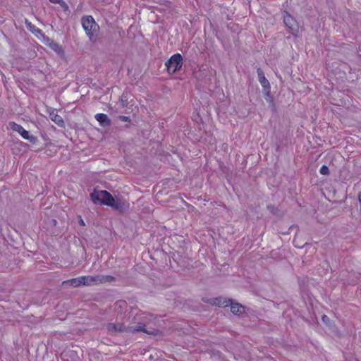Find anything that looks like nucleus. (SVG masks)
Here are the masks:
<instances>
[{
  "instance_id": "1",
  "label": "nucleus",
  "mask_w": 361,
  "mask_h": 361,
  "mask_svg": "<svg viewBox=\"0 0 361 361\" xmlns=\"http://www.w3.org/2000/svg\"><path fill=\"white\" fill-rule=\"evenodd\" d=\"M90 197L94 203H101L116 209H121L123 204L119 200H116L113 196L106 190H94Z\"/></svg>"
},
{
  "instance_id": "2",
  "label": "nucleus",
  "mask_w": 361,
  "mask_h": 361,
  "mask_svg": "<svg viewBox=\"0 0 361 361\" xmlns=\"http://www.w3.org/2000/svg\"><path fill=\"white\" fill-rule=\"evenodd\" d=\"M81 23L90 40L92 42H95L97 39L98 33L99 31V26L95 22L92 16H83L81 19Z\"/></svg>"
},
{
  "instance_id": "3",
  "label": "nucleus",
  "mask_w": 361,
  "mask_h": 361,
  "mask_svg": "<svg viewBox=\"0 0 361 361\" xmlns=\"http://www.w3.org/2000/svg\"><path fill=\"white\" fill-rule=\"evenodd\" d=\"M104 281V280L103 279V278H101L99 276L94 277L90 276H85L65 281L63 282V285L64 286H70L73 287H78L80 285L91 286L94 284H97L103 282Z\"/></svg>"
},
{
  "instance_id": "4",
  "label": "nucleus",
  "mask_w": 361,
  "mask_h": 361,
  "mask_svg": "<svg viewBox=\"0 0 361 361\" xmlns=\"http://www.w3.org/2000/svg\"><path fill=\"white\" fill-rule=\"evenodd\" d=\"M165 65L168 72L173 73L182 67L183 57L180 54H176L173 55L167 62H166Z\"/></svg>"
},
{
  "instance_id": "5",
  "label": "nucleus",
  "mask_w": 361,
  "mask_h": 361,
  "mask_svg": "<svg viewBox=\"0 0 361 361\" xmlns=\"http://www.w3.org/2000/svg\"><path fill=\"white\" fill-rule=\"evenodd\" d=\"M283 23L294 36H298L299 25L295 19L287 12L283 14Z\"/></svg>"
},
{
  "instance_id": "6",
  "label": "nucleus",
  "mask_w": 361,
  "mask_h": 361,
  "mask_svg": "<svg viewBox=\"0 0 361 361\" xmlns=\"http://www.w3.org/2000/svg\"><path fill=\"white\" fill-rule=\"evenodd\" d=\"M9 128L13 130L18 132L25 140H27L30 142H35L36 137L33 135H30V133L25 130L20 125H18L14 122L9 123Z\"/></svg>"
},
{
  "instance_id": "7",
  "label": "nucleus",
  "mask_w": 361,
  "mask_h": 361,
  "mask_svg": "<svg viewBox=\"0 0 361 361\" xmlns=\"http://www.w3.org/2000/svg\"><path fill=\"white\" fill-rule=\"evenodd\" d=\"M259 82L261 84L262 87L264 88V94L270 97V83L269 80L266 78L264 71L261 68H258L257 70Z\"/></svg>"
},
{
  "instance_id": "8",
  "label": "nucleus",
  "mask_w": 361,
  "mask_h": 361,
  "mask_svg": "<svg viewBox=\"0 0 361 361\" xmlns=\"http://www.w3.org/2000/svg\"><path fill=\"white\" fill-rule=\"evenodd\" d=\"M229 306H231V311L234 314L240 315L244 312V307L238 302H234L232 300H231Z\"/></svg>"
},
{
  "instance_id": "9",
  "label": "nucleus",
  "mask_w": 361,
  "mask_h": 361,
  "mask_svg": "<svg viewBox=\"0 0 361 361\" xmlns=\"http://www.w3.org/2000/svg\"><path fill=\"white\" fill-rule=\"evenodd\" d=\"M95 118L102 127H106L111 124V121L106 114H97Z\"/></svg>"
},
{
  "instance_id": "10",
  "label": "nucleus",
  "mask_w": 361,
  "mask_h": 361,
  "mask_svg": "<svg viewBox=\"0 0 361 361\" xmlns=\"http://www.w3.org/2000/svg\"><path fill=\"white\" fill-rule=\"evenodd\" d=\"M231 302V299H226L222 297L216 298L213 300L212 304L219 307H228Z\"/></svg>"
},
{
  "instance_id": "11",
  "label": "nucleus",
  "mask_w": 361,
  "mask_h": 361,
  "mask_svg": "<svg viewBox=\"0 0 361 361\" xmlns=\"http://www.w3.org/2000/svg\"><path fill=\"white\" fill-rule=\"evenodd\" d=\"M49 117L56 124L59 126H63V120L62 117L56 114L54 110H52L49 114Z\"/></svg>"
},
{
  "instance_id": "12",
  "label": "nucleus",
  "mask_w": 361,
  "mask_h": 361,
  "mask_svg": "<svg viewBox=\"0 0 361 361\" xmlns=\"http://www.w3.org/2000/svg\"><path fill=\"white\" fill-rule=\"evenodd\" d=\"M47 44L49 47L52 49L56 52H61V47L59 46V44L56 42H55L53 40H51L49 39H47Z\"/></svg>"
},
{
  "instance_id": "13",
  "label": "nucleus",
  "mask_w": 361,
  "mask_h": 361,
  "mask_svg": "<svg viewBox=\"0 0 361 361\" xmlns=\"http://www.w3.org/2000/svg\"><path fill=\"white\" fill-rule=\"evenodd\" d=\"M27 27L29 29L32 33H34L36 36H39V35L43 36V34L39 28L36 27L35 26L32 25L31 23H27Z\"/></svg>"
},
{
  "instance_id": "14",
  "label": "nucleus",
  "mask_w": 361,
  "mask_h": 361,
  "mask_svg": "<svg viewBox=\"0 0 361 361\" xmlns=\"http://www.w3.org/2000/svg\"><path fill=\"white\" fill-rule=\"evenodd\" d=\"M319 172L322 175H329V168L326 166L323 165L321 167V169L319 170Z\"/></svg>"
},
{
  "instance_id": "15",
  "label": "nucleus",
  "mask_w": 361,
  "mask_h": 361,
  "mask_svg": "<svg viewBox=\"0 0 361 361\" xmlns=\"http://www.w3.org/2000/svg\"><path fill=\"white\" fill-rule=\"evenodd\" d=\"M129 331L131 332L144 331V329L142 326H137L136 328H130Z\"/></svg>"
},
{
  "instance_id": "16",
  "label": "nucleus",
  "mask_w": 361,
  "mask_h": 361,
  "mask_svg": "<svg viewBox=\"0 0 361 361\" xmlns=\"http://www.w3.org/2000/svg\"><path fill=\"white\" fill-rule=\"evenodd\" d=\"M267 209L273 214H276V209L273 205H268Z\"/></svg>"
},
{
  "instance_id": "17",
  "label": "nucleus",
  "mask_w": 361,
  "mask_h": 361,
  "mask_svg": "<svg viewBox=\"0 0 361 361\" xmlns=\"http://www.w3.org/2000/svg\"><path fill=\"white\" fill-rule=\"evenodd\" d=\"M115 329H116V331H123L125 330V328L123 326L122 324H117L116 326H115Z\"/></svg>"
},
{
  "instance_id": "18",
  "label": "nucleus",
  "mask_w": 361,
  "mask_h": 361,
  "mask_svg": "<svg viewBox=\"0 0 361 361\" xmlns=\"http://www.w3.org/2000/svg\"><path fill=\"white\" fill-rule=\"evenodd\" d=\"M49 1L54 4H60L61 2L63 1L62 0H49Z\"/></svg>"
},
{
  "instance_id": "19",
  "label": "nucleus",
  "mask_w": 361,
  "mask_h": 361,
  "mask_svg": "<svg viewBox=\"0 0 361 361\" xmlns=\"http://www.w3.org/2000/svg\"><path fill=\"white\" fill-rule=\"evenodd\" d=\"M357 199L359 202L361 203V192H360L357 195Z\"/></svg>"
},
{
  "instance_id": "20",
  "label": "nucleus",
  "mask_w": 361,
  "mask_h": 361,
  "mask_svg": "<svg viewBox=\"0 0 361 361\" xmlns=\"http://www.w3.org/2000/svg\"><path fill=\"white\" fill-rule=\"evenodd\" d=\"M327 319H328L327 316H326V315L323 316V317H322V320H323L324 322L327 321Z\"/></svg>"
},
{
  "instance_id": "21",
  "label": "nucleus",
  "mask_w": 361,
  "mask_h": 361,
  "mask_svg": "<svg viewBox=\"0 0 361 361\" xmlns=\"http://www.w3.org/2000/svg\"><path fill=\"white\" fill-rule=\"evenodd\" d=\"M122 120L125 121H127L128 120V118L126 117V116H123V117H122Z\"/></svg>"
},
{
  "instance_id": "22",
  "label": "nucleus",
  "mask_w": 361,
  "mask_h": 361,
  "mask_svg": "<svg viewBox=\"0 0 361 361\" xmlns=\"http://www.w3.org/2000/svg\"><path fill=\"white\" fill-rule=\"evenodd\" d=\"M80 223L81 225H83V226L85 225V223L82 219H80Z\"/></svg>"
}]
</instances>
